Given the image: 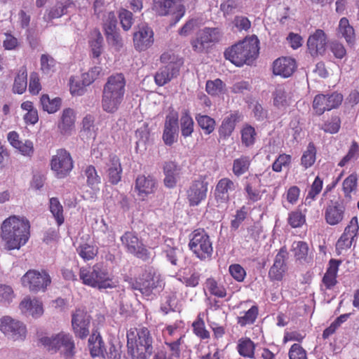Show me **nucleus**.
<instances>
[{
  "instance_id": "obj_1",
  "label": "nucleus",
  "mask_w": 359,
  "mask_h": 359,
  "mask_svg": "<svg viewBox=\"0 0 359 359\" xmlns=\"http://www.w3.org/2000/svg\"><path fill=\"white\" fill-rule=\"evenodd\" d=\"M30 224L27 219L12 216L1 225V238L5 248L9 250L20 249L28 241Z\"/></svg>"
},
{
  "instance_id": "obj_2",
  "label": "nucleus",
  "mask_w": 359,
  "mask_h": 359,
  "mask_svg": "<svg viewBox=\"0 0 359 359\" xmlns=\"http://www.w3.org/2000/svg\"><path fill=\"white\" fill-rule=\"evenodd\" d=\"M126 84L125 77L121 73L107 79L102 95V107L104 111L114 114L118 109L124 98Z\"/></svg>"
},
{
  "instance_id": "obj_3",
  "label": "nucleus",
  "mask_w": 359,
  "mask_h": 359,
  "mask_svg": "<svg viewBox=\"0 0 359 359\" xmlns=\"http://www.w3.org/2000/svg\"><path fill=\"white\" fill-rule=\"evenodd\" d=\"M41 345L51 353H58L64 359H72L76 353L73 336L64 331L51 335L42 336L39 339Z\"/></svg>"
},
{
  "instance_id": "obj_4",
  "label": "nucleus",
  "mask_w": 359,
  "mask_h": 359,
  "mask_svg": "<svg viewBox=\"0 0 359 359\" xmlns=\"http://www.w3.org/2000/svg\"><path fill=\"white\" fill-rule=\"evenodd\" d=\"M129 287L133 290H139L142 295L151 297L156 292H159L164 283L159 272L153 266H145L142 273L136 279H125Z\"/></svg>"
},
{
  "instance_id": "obj_5",
  "label": "nucleus",
  "mask_w": 359,
  "mask_h": 359,
  "mask_svg": "<svg viewBox=\"0 0 359 359\" xmlns=\"http://www.w3.org/2000/svg\"><path fill=\"white\" fill-rule=\"evenodd\" d=\"M79 279L85 285L98 290L112 289L117 286L108 270L100 264L83 266L79 269Z\"/></svg>"
},
{
  "instance_id": "obj_6",
  "label": "nucleus",
  "mask_w": 359,
  "mask_h": 359,
  "mask_svg": "<svg viewBox=\"0 0 359 359\" xmlns=\"http://www.w3.org/2000/svg\"><path fill=\"white\" fill-rule=\"evenodd\" d=\"M128 353L133 359H148L153 352V338L147 327L137 330L127 334Z\"/></svg>"
},
{
  "instance_id": "obj_7",
  "label": "nucleus",
  "mask_w": 359,
  "mask_h": 359,
  "mask_svg": "<svg viewBox=\"0 0 359 359\" xmlns=\"http://www.w3.org/2000/svg\"><path fill=\"white\" fill-rule=\"evenodd\" d=\"M259 40L257 37L244 40L224 52V57L237 67L250 64L258 56Z\"/></svg>"
},
{
  "instance_id": "obj_8",
  "label": "nucleus",
  "mask_w": 359,
  "mask_h": 359,
  "mask_svg": "<svg viewBox=\"0 0 359 359\" xmlns=\"http://www.w3.org/2000/svg\"><path fill=\"white\" fill-rule=\"evenodd\" d=\"M189 249L201 261L210 260L213 253L210 236L203 229H196L191 234Z\"/></svg>"
},
{
  "instance_id": "obj_9",
  "label": "nucleus",
  "mask_w": 359,
  "mask_h": 359,
  "mask_svg": "<svg viewBox=\"0 0 359 359\" xmlns=\"http://www.w3.org/2000/svg\"><path fill=\"white\" fill-rule=\"evenodd\" d=\"M120 239L122 245L127 252L132 254L144 262H149L153 259L154 255L145 247L135 232L126 231Z\"/></svg>"
},
{
  "instance_id": "obj_10",
  "label": "nucleus",
  "mask_w": 359,
  "mask_h": 359,
  "mask_svg": "<svg viewBox=\"0 0 359 359\" xmlns=\"http://www.w3.org/2000/svg\"><path fill=\"white\" fill-rule=\"evenodd\" d=\"M21 283L22 286L30 292H45L51 283V278L45 270L30 269L21 278Z\"/></svg>"
},
{
  "instance_id": "obj_11",
  "label": "nucleus",
  "mask_w": 359,
  "mask_h": 359,
  "mask_svg": "<svg viewBox=\"0 0 359 359\" xmlns=\"http://www.w3.org/2000/svg\"><path fill=\"white\" fill-rule=\"evenodd\" d=\"M219 39L220 32L218 28L205 27L199 30L195 39L191 41L192 49L198 53H204Z\"/></svg>"
},
{
  "instance_id": "obj_12",
  "label": "nucleus",
  "mask_w": 359,
  "mask_h": 359,
  "mask_svg": "<svg viewBox=\"0 0 359 359\" xmlns=\"http://www.w3.org/2000/svg\"><path fill=\"white\" fill-rule=\"evenodd\" d=\"M343 100L341 93L334 92L328 94H318L313 101V109L320 116L325 111H330L339 107Z\"/></svg>"
},
{
  "instance_id": "obj_13",
  "label": "nucleus",
  "mask_w": 359,
  "mask_h": 359,
  "mask_svg": "<svg viewBox=\"0 0 359 359\" xmlns=\"http://www.w3.org/2000/svg\"><path fill=\"white\" fill-rule=\"evenodd\" d=\"M0 331L14 341L23 340L27 333L26 327L22 323L8 316L0 319Z\"/></svg>"
},
{
  "instance_id": "obj_14",
  "label": "nucleus",
  "mask_w": 359,
  "mask_h": 359,
  "mask_svg": "<svg viewBox=\"0 0 359 359\" xmlns=\"http://www.w3.org/2000/svg\"><path fill=\"white\" fill-rule=\"evenodd\" d=\"M51 169L55 172L58 178L65 177L73 168V161L70 154L65 149L57 151L53 156L50 162Z\"/></svg>"
},
{
  "instance_id": "obj_15",
  "label": "nucleus",
  "mask_w": 359,
  "mask_h": 359,
  "mask_svg": "<svg viewBox=\"0 0 359 359\" xmlns=\"http://www.w3.org/2000/svg\"><path fill=\"white\" fill-rule=\"evenodd\" d=\"M90 316L83 309H76L72 314V328L76 337L86 338L90 333Z\"/></svg>"
},
{
  "instance_id": "obj_16",
  "label": "nucleus",
  "mask_w": 359,
  "mask_h": 359,
  "mask_svg": "<svg viewBox=\"0 0 359 359\" xmlns=\"http://www.w3.org/2000/svg\"><path fill=\"white\" fill-rule=\"evenodd\" d=\"M358 229V219L357 217H353L336 243V250L338 255H341L343 251L351 248Z\"/></svg>"
},
{
  "instance_id": "obj_17",
  "label": "nucleus",
  "mask_w": 359,
  "mask_h": 359,
  "mask_svg": "<svg viewBox=\"0 0 359 359\" xmlns=\"http://www.w3.org/2000/svg\"><path fill=\"white\" fill-rule=\"evenodd\" d=\"M288 252L285 247H282L275 257L273 265L269 271V277L272 280L280 281L287 270V260Z\"/></svg>"
},
{
  "instance_id": "obj_18",
  "label": "nucleus",
  "mask_w": 359,
  "mask_h": 359,
  "mask_svg": "<svg viewBox=\"0 0 359 359\" xmlns=\"http://www.w3.org/2000/svg\"><path fill=\"white\" fill-rule=\"evenodd\" d=\"M208 182L203 177L194 180L187 190V198L190 205H198L206 198Z\"/></svg>"
},
{
  "instance_id": "obj_19",
  "label": "nucleus",
  "mask_w": 359,
  "mask_h": 359,
  "mask_svg": "<svg viewBox=\"0 0 359 359\" xmlns=\"http://www.w3.org/2000/svg\"><path fill=\"white\" fill-rule=\"evenodd\" d=\"M327 37L323 29H318L311 34L307 40V46L313 57L323 55L326 50Z\"/></svg>"
},
{
  "instance_id": "obj_20",
  "label": "nucleus",
  "mask_w": 359,
  "mask_h": 359,
  "mask_svg": "<svg viewBox=\"0 0 359 359\" xmlns=\"http://www.w3.org/2000/svg\"><path fill=\"white\" fill-rule=\"evenodd\" d=\"M154 41V32L147 25L140 27L138 31L133 34L134 47L140 52L147 50L152 46Z\"/></svg>"
},
{
  "instance_id": "obj_21",
  "label": "nucleus",
  "mask_w": 359,
  "mask_h": 359,
  "mask_svg": "<svg viewBox=\"0 0 359 359\" xmlns=\"http://www.w3.org/2000/svg\"><path fill=\"white\" fill-rule=\"evenodd\" d=\"M345 217V206L339 201H330L325 209V219L332 226L341 223Z\"/></svg>"
},
{
  "instance_id": "obj_22",
  "label": "nucleus",
  "mask_w": 359,
  "mask_h": 359,
  "mask_svg": "<svg viewBox=\"0 0 359 359\" xmlns=\"http://www.w3.org/2000/svg\"><path fill=\"white\" fill-rule=\"evenodd\" d=\"M179 131L178 116L177 114H170L166 116L163 140L168 146L172 145L177 140Z\"/></svg>"
},
{
  "instance_id": "obj_23",
  "label": "nucleus",
  "mask_w": 359,
  "mask_h": 359,
  "mask_svg": "<svg viewBox=\"0 0 359 359\" xmlns=\"http://www.w3.org/2000/svg\"><path fill=\"white\" fill-rule=\"evenodd\" d=\"M180 0H155L154 9L158 15L164 16L168 15L171 9L177 6V13L175 16L176 22H178L185 13V8L183 5L179 4Z\"/></svg>"
},
{
  "instance_id": "obj_24",
  "label": "nucleus",
  "mask_w": 359,
  "mask_h": 359,
  "mask_svg": "<svg viewBox=\"0 0 359 359\" xmlns=\"http://www.w3.org/2000/svg\"><path fill=\"white\" fill-rule=\"evenodd\" d=\"M261 187V179L257 174L249 175L245 177L244 190L246 193V199L255 203L259 201L262 194L259 190Z\"/></svg>"
},
{
  "instance_id": "obj_25",
  "label": "nucleus",
  "mask_w": 359,
  "mask_h": 359,
  "mask_svg": "<svg viewBox=\"0 0 359 359\" xmlns=\"http://www.w3.org/2000/svg\"><path fill=\"white\" fill-rule=\"evenodd\" d=\"M238 184L229 177L219 180L215 187V198L217 201L226 203L229 200V192L234 191Z\"/></svg>"
},
{
  "instance_id": "obj_26",
  "label": "nucleus",
  "mask_w": 359,
  "mask_h": 359,
  "mask_svg": "<svg viewBox=\"0 0 359 359\" xmlns=\"http://www.w3.org/2000/svg\"><path fill=\"white\" fill-rule=\"evenodd\" d=\"M135 189L137 191L138 196L144 200L145 197L155 191L156 189V180L151 175H139L135 180Z\"/></svg>"
},
{
  "instance_id": "obj_27",
  "label": "nucleus",
  "mask_w": 359,
  "mask_h": 359,
  "mask_svg": "<svg viewBox=\"0 0 359 359\" xmlns=\"http://www.w3.org/2000/svg\"><path fill=\"white\" fill-rule=\"evenodd\" d=\"M180 68L177 65H165L159 68L154 76V81L158 86H163L177 76Z\"/></svg>"
},
{
  "instance_id": "obj_28",
  "label": "nucleus",
  "mask_w": 359,
  "mask_h": 359,
  "mask_svg": "<svg viewBox=\"0 0 359 359\" xmlns=\"http://www.w3.org/2000/svg\"><path fill=\"white\" fill-rule=\"evenodd\" d=\"M296 61L291 57H280L273 62V72L284 78L290 76L296 69Z\"/></svg>"
},
{
  "instance_id": "obj_29",
  "label": "nucleus",
  "mask_w": 359,
  "mask_h": 359,
  "mask_svg": "<svg viewBox=\"0 0 359 359\" xmlns=\"http://www.w3.org/2000/svg\"><path fill=\"white\" fill-rule=\"evenodd\" d=\"M122 171L119 158L116 155H110L106 171L109 182L117 184L121 180Z\"/></svg>"
},
{
  "instance_id": "obj_30",
  "label": "nucleus",
  "mask_w": 359,
  "mask_h": 359,
  "mask_svg": "<svg viewBox=\"0 0 359 359\" xmlns=\"http://www.w3.org/2000/svg\"><path fill=\"white\" fill-rule=\"evenodd\" d=\"M163 253L165 255L166 259L173 266L178 265L179 260L183 256L182 249L175 246L172 238L165 240Z\"/></svg>"
},
{
  "instance_id": "obj_31",
  "label": "nucleus",
  "mask_w": 359,
  "mask_h": 359,
  "mask_svg": "<svg viewBox=\"0 0 359 359\" xmlns=\"http://www.w3.org/2000/svg\"><path fill=\"white\" fill-rule=\"evenodd\" d=\"M180 167L173 161L165 162L163 172L165 175L164 184L166 187L173 188L180 175Z\"/></svg>"
},
{
  "instance_id": "obj_32",
  "label": "nucleus",
  "mask_w": 359,
  "mask_h": 359,
  "mask_svg": "<svg viewBox=\"0 0 359 359\" xmlns=\"http://www.w3.org/2000/svg\"><path fill=\"white\" fill-rule=\"evenodd\" d=\"M337 31L339 37L344 39L348 45H354L355 42V29L346 18L340 19Z\"/></svg>"
},
{
  "instance_id": "obj_33",
  "label": "nucleus",
  "mask_w": 359,
  "mask_h": 359,
  "mask_svg": "<svg viewBox=\"0 0 359 359\" xmlns=\"http://www.w3.org/2000/svg\"><path fill=\"white\" fill-rule=\"evenodd\" d=\"M20 308L23 313L35 318L40 317L43 313L42 303L36 299H25L20 304Z\"/></svg>"
},
{
  "instance_id": "obj_34",
  "label": "nucleus",
  "mask_w": 359,
  "mask_h": 359,
  "mask_svg": "<svg viewBox=\"0 0 359 359\" xmlns=\"http://www.w3.org/2000/svg\"><path fill=\"white\" fill-rule=\"evenodd\" d=\"M273 105L278 109H285L291 103V97L283 86H278L273 93Z\"/></svg>"
},
{
  "instance_id": "obj_35",
  "label": "nucleus",
  "mask_w": 359,
  "mask_h": 359,
  "mask_svg": "<svg viewBox=\"0 0 359 359\" xmlns=\"http://www.w3.org/2000/svg\"><path fill=\"white\" fill-rule=\"evenodd\" d=\"M75 116L73 109L67 108L63 110L58 128L63 135H67L74 128Z\"/></svg>"
},
{
  "instance_id": "obj_36",
  "label": "nucleus",
  "mask_w": 359,
  "mask_h": 359,
  "mask_svg": "<svg viewBox=\"0 0 359 359\" xmlns=\"http://www.w3.org/2000/svg\"><path fill=\"white\" fill-rule=\"evenodd\" d=\"M252 158L250 156L241 155L233 161L232 172L239 177L248 172L251 165Z\"/></svg>"
},
{
  "instance_id": "obj_37",
  "label": "nucleus",
  "mask_w": 359,
  "mask_h": 359,
  "mask_svg": "<svg viewBox=\"0 0 359 359\" xmlns=\"http://www.w3.org/2000/svg\"><path fill=\"white\" fill-rule=\"evenodd\" d=\"M237 119V114H231L224 118L219 128V135L220 138L225 140L231 136L235 129Z\"/></svg>"
},
{
  "instance_id": "obj_38",
  "label": "nucleus",
  "mask_w": 359,
  "mask_h": 359,
  "mask_svg": "<svg viewBox=\"0 0 359 359\" xmlns=\"http://www.w3.org/2000/svg\"><path fill=\"white\" fill-rule=\"evenodd\" d=\"M88 347L93 357L104 356V345L99 333L93 332L88 339Z\"/></svg>"
},
{
  "instance_id": "obj_39",
  "label": "nucleus",
  "mask_w": 359,
  "mask_h": 359,
  "mask_svg": "<svg viewBox=\"0 0 359 359\" xmlns=\"http://www.w3.org/2000/svg\"><path fill=\"white\" fill-rule=\"evenodd\" d=\"M181 135L184 138L191 137L194 133V122L188 110H184L180 119Z\"/></svg>"
},
{
  "instance_id": "obj_40",
  "label": "nucleus",
  "mask_w": 359,
  "mask_h": 359,
  "mask_svg": "<svg viewBox=\"0 0 359 359\" xmlns=\"http://www.w3.org/2000/svg\"><path fill=\"white\" fill-rule=\"evenodd\" d=\"M103 37L98 30L91 33L89 46L94 58H98L102 53Z\"/></svg>"
},
{
  "instance_id": "obj_41",
  "label": "nucleus",
  "mask_w": 359,
  "mask_h": 359,
  "mask_svg": "<svg viewBox=\"0 0 359 359\" xmlns=\"http://www.w3.org/2000/svg\"><path fill=\"white\" fill-rule=\"evenodd\" d=\"M27 86V72L25 67L20 69L15 78L13 91L15 93L22 94Z\"/></svg>"
},
{
  "instance_id": "obj_42",
  "label": "nucleus",
  "mask_w": 359,
  "mask_h": 359,
  "mask_svg": "<svg viewBox=\"0 0 359 359\" xmlns=\"http://www.w3.org/2000/svg\"><path fill=\"white\" fill-rule=\"evenodd\" d=\"M72 4V2H68L67 1L65 3L57 2V4L49 10L48 13L44 15L43 19L46 21H50L53 19L62 17L66 13L67 8Z\"/></svg>"
},
{
  "instance_id": "obj_43",
  "label": "nucleus",
  "mask_w": 359,
  "mask_h": 359,
  "mask_svg": "<svg viewBox=\"0 0 359 359\" xmlns=\"http://www.w3.org/2000/svg\"><path fill=\"white\" fill-rule=\"evenodd\" d=\"M292 250L296 259L301 262H309V245L304 241H295L292 243Z\"/></svg>"
},
{
  "instance_id": "obj_44",
  "label": "nucleus",
  "mask_w": 359,
  "mask_h": 359,
  "mask_svg": "<svg viewBox=\"0 0 359 359\" xmlns=\"http://www.w3.org/2000/svg\"><path fill=\"white\" fill-rule=\"evenodd\" d=\"M205 287L208 292L215 297L224 298L226 296V290L224 286L219 283L215 279L209 278L205 281Z\"/></svg>"
},
{
  "instance_id": "obj_45",
  "label": "nucleus",
  "mask_w": 359,
  "mask_h": 359,
  "mask_svg": "<svg viewBox=\"0 0 359 359\" xmlns=\"http://www.w3.org/2000/svg\"><path fill=\"white\" fill-rule=\"evenodd\" d=\"M61 99L60 97H55L52 100L50 99L48 95H43L40 98V102L42 109L49 114L56 112L60 107Z\"/></svg>"
},
{
  "instance_id": "obj_46",
  "label": "nucleus",
  "mask_w": 359,
  "mask_h": 359,
  "mask_svg": "<svg viewBox=\"0 0 359 359\" xmlns=\"http://www.w3.org/2000/svg\"><path fill=\"white\" fill-rule=\"evenodd\" d=\"M237 348L241 355L250 358L254 357L255 345L250 339H241L238 341Z\"/></svg>"
},
{
  "instance_id": "obj_47",
  "label": "nucleus",
  "mask_w": 359,
  "mask_h": 359,
  "mask_svg": "<svg viewBox=\"0 0 359 359\" xmlns=\"http://www.w3.org/2000/svg\"><path fill=\"white\" fill-rule=\"evenodd\" d=\"M316 157V148L313 142L309 143L306 151H304L301 158V165L307 169L311 167L315 161Z\"/></svg>"
},
{
  "instance_id": "obj_48",
  "label": "nucleus",
  "mask_w": 359,
  "mask_h": 359,
  "mask_svg": "<svg viewBox=\"0 0 359 359\" xmlns=\"http://www.w3.org/2000/svg\"><path fill=\"white\" fill-rule=\"evenodd\" d=\"M50 211L54 217L58 226L64 223L65 218L63 215V207L57 198L53 197L50 198Z\"/></svg>"
},
{
  "instance_id": "obj_49",
  "label": "nucleus",
  "mask_w": 359,
  "mask_h": 359,
  "mask_svg": "<svg viewBox=\"0 0 359 359\" xmlns=\"http://www.w3.org/2000/svg\"><path fill=\"white\" fill-rule=\"evenodd\" d=\"M84 175L86 177L87 185L92 189L98 188L101 183V177L98 175L95 168L93 165H88L84 170Z\"/></svg>"
},
{
  "instance_id": "obj_50",
  "label": "nucleus",
  "mask_w": 359,
  "mask_h": 359,
  "mask_svg": "<svg viewBox=\"0 0 359 359\" xmlns=\"http://www.w3.org/2000/svg\"><path fill=\"white\" fill-rule=\"evenodd\" d=\"M196 120L205 135H210L214 131L216 125L214 118L208 115L198 114L196 116Z\"/></svg>"
},
{
  "instance_id": "obj_51",
  "label": "nucleus",
  "mask_w": 359,
  "mask_h": 359,
  "mask_svg": "<svg viewBox=\"0 0 359 359\" xmlns=\"http://www.w3.org/2000/svg\"><path fill=\"white\" fill-rule=\"evenodd\" d=\"M201 273L195 269H189V273L184 272L179 280L187 287H195L199 284Z\"/></svg>"
},
{
  "instance_id": "obj_52",
  "label": "nucleus",
  "mask_w": 359,
  "mask_h": 359,
  "mask_svg": "<svg viewBox=\"0 0 359 359\" xmlns=\"http://www.w3.org/2000/svg\"><path fill=\"white\" fill-rule=\"evenodd\" d=\"M205 90L211 96H219L224 93L225 84L219 79L213 81L210 80L206 82Z\"/></svg>"
},
{
  "instance_id": "obj_53",
  "label": "nucleus",
  "mask_w": 359,
  "mask_h": 359,
  "mask_svg": "<svg viewBox=\"0 0 359 359\" xmlns=\"http://www.w3.org/2000/svg\"><path fill=\"white\" fill-rule=\"evenodd\" d=\"M258 311V307L255 305L252 306L250 309L244 313V316L238 317V324L241 327L253 324L257 318Z\"/></svg>"
},
{
  "instance_id": "obj_54",
  "label": "nucleus",
  "mask_w": 359,
  "mask_h": 359,
  "mask_svg": "<svg viewBox=\"0 0 359 359\" xmlns=\"http://www.w3.org/2000/svg\"><path fill=\"white\" fill-rule=\"evenodd\" d=\"M76 252L85 261L93 259L97 254V248L94 245L83 243L79 245Z\"/></svg>"
},
{
  "instance_id": "obj_55",
  "label": "nucleus",
  "mask_w": 359,
  "mask_h": 359,
  "mask_svg": "<svg viewBox=\"0 0 359 359\" xmlns=\"http://www.w3.org/2000/svg\"><path fill=\"white\" fill-rule=\"evenodd\" d=\"M323 189V180L318 176L311 184V189L305 198V204L311 205Z\"/></svg>"
},
{
  "instance_id": "obj_56",
  "label": "nucleus",
  "mask_w": 359,
  "mask_h": 359,
  "mask_svg": "<svg viewBox=\"0 0 359 359\" xmlns=\"http://www.w3.org/2000/svg\"><path fill=\"white\" fill-rule=\"evenodd\" d=\"M194 333L201 339L210 338V332L206 330L204 320L200 316L192 324Z\"/></svg>"
},
{
  "instance_id": "obj_57",
  "label": "nucleus",
  "mask_w": 359,
  "mask_h": 359,
  "mask_svg": "<svg viewBox=\"0 0 359 359\" xmlns=\"http://www.w3.org/2000/svg\"><path fill=\"white\" fill-rule=\"evenodd\" d=\"M82 130L90 138H95L96 135V128L95 126V117L91 114H87L82 121Z\"/></svg>"
},
{
  "instance_id": "obj_58",
  "label": "nucleus",
  "mask_w": 359,
  "mask_h": 359,
  "mask_svg": "<svg viewBox=\"0 0 359 359\" xmlns=\"http://www.w3.org/2000/svg\"><path fill=\"white\" fill-rule=\"evenodd\" d=\"M118 18L122 28L125 31H128L134 23L133 13L125 8H121L118 12Z\"/></svg>"
},
{
  "instance_id": "obj_59",
  "label": "nucleus",
  "mask_w": 359,
  "mask_h": 359,
  "mask_svg": "<svg viewBox=\"0 0 359 359\" xmlns=\"http://www.w3.org/2000/svg\"><path fill=\"white\" fill-rule=\"evenodd\" d=\"M247 215L248 208L245 205H243L240 209L237 210L231 221L230 227L231 230L236 231L241 224L245 221Z\"/></svg>"
},
{
  "instance_id": "obj_60",
  "label": "nucleus",
  "mask_w": 359,
  "mask_h": 359,
  "mask_svg": "<svg viewBox=\"0 0 359 359\" xmlns=\"http://www.w3.org/2000/svg\"><path fill=\"white\" fill-rule=\"evenodd\" d=\"M256 132L251 126H246L241 130L242 143L245 147H250L255 143Z\"/></svg>"
},
{
  "instance_id": "obj_61",
  "label": "nucleus",
  "mask_w": 359,
  "mask_h": 359,
  "mask_svg": "<svg viewBox=\"0 0 359 359\" xmlns=\"http://www.w3.org/2000/svg\"><path fill=\"white\" fill-rule=\"evenodd\" d=\"M88 85L84 84V79L82 81L74 77L69 79V90L73 96H80L85 93V87Z\"/></svg>"
},
{
  "instance_id": "obj_62",
  "label": "nucleus",
  "mask_w": 359,
  "mask_h": 359,
  "mask_svg": "<svg viewBox=\"0 0 359 359\" xmlns=\"http://www.w3.org/2000/svg\"><path fill=\"white\" fill-rule=\"evenodd\" d=\"M287 222L292 228L301 227L306 222V216L299 210L292 211L289 213Z\"/></svg>"
},
{
  "instance_id": "obj_63",
  "label": "nucleus",
  "mask_w": 359,
  "mask_h": 359,
  "mask_svg": "<svg viewBox=\"0 0 359 359\" xmlns=\"http://www.w3.org/2000/svg\"><path fill=\"white\" fill-rule=\"evenodd\" d=\"M104 34L109 45L114 47L116 50H119L123 46V41L118 29L113 32H106Z\"/></svg>"
},
{
  "instance_id": "obj_64",
  "label": "nucleus",
  "mask_w": 359,
  "mask_h": 359,
  "mask_svg": "<svg viewBox=\"0 0 359 359\" xmlns=\"http://www.w3.org/2000/svg\"><path fill=\"white\" fill-rule=\"evenodd\" d=\"M41 70L45 74H49L54 72L55 60L50 55L43 54L41 56Z\"/></svg>"
}]
</instances>
